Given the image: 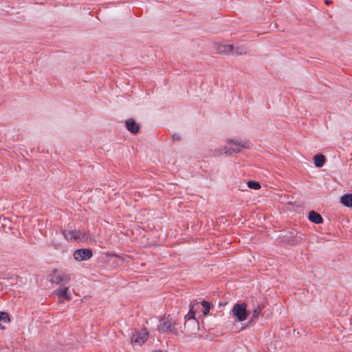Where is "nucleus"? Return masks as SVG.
<instances>
[{
    "instance_id": "nucleus-24",
    "label": "nucleus",
    "mask_w": 352,
    "mask_h": 352,
    "mask_svg": "<svg viewBox=\"0 0 352 352\" xmlns=\"http://www.w3.org/2000/svg\"><path fill=\"white\" fill-rule=\"evenodd\" d=\"M153 352H163V351L161 350H156V351H154Z\"/></svg>"
},
{
    "instance_id": "nucleus-4",
    "label": "nucleus",
    "mask_w": 352,
    "mask_h": 352,
    "mask_svg": "<svg viewBox=\"0 0 352 352\" xmlns=\"http://www.w3.org/2000/svg\"><path fill=\"white\" fill-rule=\"evenodd\" d=\"M175 324H177L176 322H172L171 318H164L160 320L158 330L160 333H173L177 335L178 334V330L174 327Z\"/></svg>"
},
{
    "instance_id": "nucleus-9",
    "label": "nucleus",
    "mask_w": 352,
    "mask_h": 352,
    "mask_svg": "<svg viewBox=\"0 0 352 352\" xmlns=\"http://www.w3.org/2000/svg\"><path fill=\"white\" fill-rule=\"evenodd\" d=\"M125 125L129 131L131 133L135 134L140 130L139 124L133 118H129L125 122Z\"/></svg>"
},
{
    "instance_id": "nucleus-8",
    "label": "nucleus",
    "mask_w": 352,
    "mask_h": 352,
    "mask_svg": "<svg viewBox=\"0 0 352 352\" xmlns=\"http://www.w3.org/2000/svg\"><path fill=\"white\" fill-rule=\"evenodd\" d=\"M65 237L67 240L76 241L78 239L81 240L84 238L83 235L79 230H65L63 232Z\"/></svg>"
},
{
    "instance_id": "nucleus-1",
    "label": "nucleus",
    "mask_w": 352,
    "mask_h": 352,
    "mask_svg": "<svg viewBox=\"0 0 352 352\" xmlns=\"http://www.w3.org/2000/svg\"><path fill=\"white\" fill-rule=\"evenodd\" d=\"M228 144H232V146L225 147L224 153L228 155H232L234 153H238L243 148H249V142L245 140H228Z\"/></svg>"
},
{
    "instance_id": "nucleus-12",
    "label": "nucleus",
    "mask_w": 352,
    "mask_h": 352,
    "mask_svg": "<svg viewBox=\"0 0 352 352\" xmlns=\"http://www.w3.org/2000/svg\"><path fill=\"white\" fill-rule=\"evenodd\" d=\"M340 202L346 207H352V194H344L340 197Z\"/></svg>"
},
{
    "instance_id": "nucleus-16",
    "label": "nucleus",
    "mask_w": 352,
    "mask_h": 352,
    "mask_svg": "<svg viewBox=\"0 0 352 352\" xmlns=\"http://www.w3.org/2000/svg\"><path fill=\"white\" fill-rule=\"evenodd\" d=\"M195 305L192 306V307L190 309L188 314L185 316L186 320H192V322L194 324H198L197 321L196 320L195 318V312L193 311V307ZM186 321L184 322V327H186Z\"/></svg>"
},
{
    "instance_id": "nucleus-7",
    "label": "nucleus",
    "mask_w": 352,
    "mask_h": 352,
    "mask_svg": "<svg viewBox=\"0 0 352 352\" xmlns=\"http://www.w3.org/2000/svg\"><path fill=\"white\" fill-rule=\"evenodd\" d=\"M69 287H58L54 291V294L58 297L60 301L70 300L72 299L71 294L68 293Z\"/></svg>"
},
{
    "instance_id": "nucleus-5",
    "label": "nucleus",
    "mask_w": 352,
    "mask_h": 352,
    "mask_svg": "<svg viewBox=\"0 0 352 352\" xmlns=\"http://www.w3.org/2000/svg\"><path fill=\"white\" fill-rule=\"evenodd\" d=\"M148 337V333L146 329H142L140 331H135L131 336V342L136 343L139 346H141L144 343Z\"/></svg>"
},
{
    "instance_id": "nucleus-18",
    "label": "nucleus",
    "mask_w": 352,
    "mask_h": 352,
    "mask_svg": "<svg viewBox=\"0 0 352 352\" xmlns=\"http://www.w3.org/2000/svg\"><path fill=\"white\" fill-rule=\"evenodd\" d=\"M200 304L204 307V309L203 310V314L204 315H208L209 314L210 309L212 305L206 300H202Z\"/></svg>"
},
{
    "instance_id": "nucleus-14",
    "label": "nucleus",
    "mask_w": 352,
    "mask_h": 352,
    "mask_svg": "<svg viewBox=\"0 0 352 352\" xmlns=\"http://www.w3.org/2000/svg\"><path fill=\"white\" fill-rule=\"evenodd\" d=\"M314 161L316 167H322L325 162V157L322 154H318L314 157Z\"/></svg>"
},
{
    "instance_id": "nucleus-15",
    "label": "nucleus",
    "mask_w": 352,
    "mask_h": 352,
    "mask_svg": "<svg viewBox=\"0 0 352 352\" xmlns=\"http://www.w3.org/2000/svg\"><path fill=\"white\" fill-rule=\"evenodd\" d=\"M218 50L221 54H229L230 53H232L234 46L232 45H222L219 47Z\"/></svg>"
},
{
    "instance_id": "nucleus-3",
    "label": "nucleus",
    "mask_w": 352,
    "mask_h": 352,
    "mask_svg": "<svg viewBox=\"0 0 352 352\" xmlns=\"http://www.w3.org/2000/svg\"><path fill=\"white\" fill-rule=\"evenodd\" d=\"M232 312L236 320L238 322L245 320L249 314L247 310V304L245 302L235 304L232 308Z\"/></svg>"
},
{
    "instance_id": "nucleus-20",
    "label": "nucleus",
    "mask_w": 352,
    "mask_h": 352,
    "mask_svg": "<svg viewBox=\"0 0 352 352\" xmlns=\"http://www.w3.org/2000/svg\"><path fill=\"white\" fill-rule=\"evenodd\" d=\"M0 321L8 323L10 321V318L8 314L4 311H0Z\"/></svg>"
},
{
    "instance_id": "nucleus-2",
    "label": "nucleus",
    "mask_w": 352,
    "mask_h": 352,
    "mask_svg": "<svg viewBox=\"0 0 352 352\" xmlns=\"http://www.w3.org/2000/svg\"><path fill=\"white\" fill-rule=\"evenodd\" d=\"M70 280L71 277L69 274L56 269L52 271L49 277V280L52 283L61 285L67 284Z\"/></svg>"
},
{
    "instance_id": "nucleus-19",
    "label": "nucleus",
    "mask_w": 352,
    "mask_h": 352,
    "mask_svg": "<svg viewBox=\"0 0 352 352\" xmlns=\"http://www.w3.org/2000/svg\"><path fill=\"white\" fill-rule=\"evenodd\" d=\"M247 184L251 189L258 190L261 188L260 183L256 181H249Z\"/></svg>"
},
{
    "instance_id": "nucleus-11",
    "label": "nucleus",
    "mask_w": 352,
    "mask_h": 352,
    "mask_svg": "<svg viewBox=\"0 0 352 352\" xmlns=\"http://www.w3.org/2000/svg\"><path fill=\"white\" fill-rule=\"evenodd\" d=\"M265 305L263 304H259L257 307L253 310L252 315L250 320L249 321V324H254V320L257 319L259 317V315L261 311L264 309Z\"/></svg>"
},
{
    "instance_id": "nucleus-17",
    "label": "nucleus",
    "mask_w": 352,
    "mask_h": 352,
    "mask_svg": "<svg viewBox=\"0 0 352 352\" xmlns=\"http://www.w3.org/2000/svg\"><path fill=\"white\" fill-rule=\"evenodd\" d=\"M246 49L243 46H236L234 47V50L232 54H235L236 56H240L246 54Z\"/></svg>"
},
{
    "instance_id": "nucleus-6",
    "label": "nucleus",
    "mask_w": 352,
    "mask_h": 352,
    "mask_svg": "<svg viewBox=\"0 0 352 352\" xmlns=\"http://www.w3.org/2000/svg\"><path fill=\"white\" fill-rule=\"evenodd\" d=\"M93 255L91 249H78L74 252V257L75 260L78 261H87Z\"/></svg>"
},
{
    "instance_id": "nucleus-21",
    "label": "nucleus",
    "mask_w": 352,
    "mask_h": 352,
    "mask_svg": "<svg viewBox=\"0 0 352 352\" xmlns=\"http://www.w3.org/2000/svg\"><path fill=\"white\" fill-rule=\"evenodd\" d=\"M172 138L174 140H179L181 139L180 135L177 133H175L172 135Z\"/></svg>"
},
{
    "instance_id": "nucleus-10",
    "label": "nucleus",
    "mask_w": 352,
    "mask_h": 352,
    "mask_svg": "<svg viewBox=\"0 0 352 352\" xmlns=\"http://www.w3.org/2000/svg\"><path fill=\"white\" fill-rule=\"evenodd\" d=\"M308 219L310 221L316 224L322 223L323 222L322 216L314 210H311L309 212Z\"/></svg>"
},
{
    "instance_id": "nucleus-23",
    "label": "nucleus",
    "mask_w": 352,
    "mask_h": 352,
    "mask_svg": "<svg viewBox=\"0 0 352 352\" xmlns=\"http://www.w3.org/2000/svg\"><path fill=\"white\" fill-rule=\"evenodd\" d=\"M325 3H326V4L329 5V0H325Z\"/></svg>"
},
{
    "instance_id": "nucleus-22",
    "label": "nucleus",
    "mask_w": 352,
    "mask_h": 352,
    "mask_svg": "<svg viewBox=\"0 0 352 352\" xmlns=\"http://www.w3.org/2000/svg\"><path fill=\"white\" fill-rule=\"evenodd\" d=\"M5 327L1 324H0V329H3Z\"/></svg>"
},
{
    "instance_id": "nucleus-13",
    "label": "nucleus",
    "mask_w": 352,
    "mask_h": 352,
    "mask_svg": "<svg viewBox=\"0 0 352 352\" xmlns=\"http://www.w3.org/2000/svg\"><path fill=\"white\" fill-rule=\"evenodd\" d=\"M290 234L292 235V237L286 239V242L291 245H295L298 244L300 241V237L296 236L297 232L296 230H292L290 232Z\"/></svg>"
}]
</instances>
